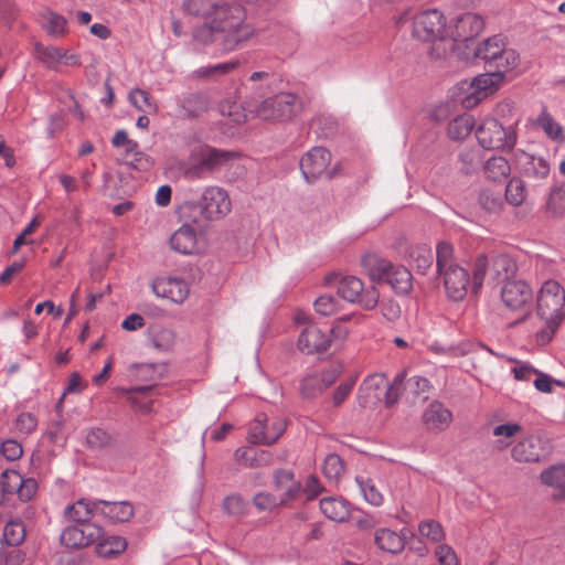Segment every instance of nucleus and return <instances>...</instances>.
<instances>
[{"label":"nucleus","instance_id":"nucleus-47","mask_svg":"<svg viewBox=\"0 0 565 565\" xmlns=\"http://www.w3.org/2000/svg\"><path fill=\"white\" fill-rule=\"evenodd\" d=\"M25 537V527L21 520L12 519L7 522L3 530V539L10 546H17L23 542Z\"/></svg>","mask_w":565,"mask_h":565},{"label":"nucleus","instance_id":"nucleus-2","mask_svg":"<svg viewBox=\"0 0 565 565\" xmlns=\"http://www.w3.org/2000/svg\"><path fill=\"white\" fill-rule=\"evenodd\" d=\"M412 35L418 41L430 43L428 53L434 58L446 57L452 51L446 18L437 9L420 11L412 18Z\"/></svg>","mask_w":565,"mask_h":565},{"label":"nucleus","instance_id":"nucleus-5","mask_svg":"<svg viewBox=\"0 0 565 565\" xmlns=\"http://www.w3.org/2000/svg\"><path fill=\"white\" fill-rule=\"evenodd\" d=\"M476 57L484 63L488 71H494L505 75L515 70L520 64L519 53L507 46L501 35H493L481 42L476 51Z\"/></svg>","mask_w":565,"mask_h":565},{"label":"nucleus","instance_id":"nucleus-55","mask_svg":"<svg viewBox=\"0 0 565 565\" xmlns=\"http://www.w3.org/2000/svg\"><path fill=\"white\" fill-rule=\"evenodd\" d=\"M546 209L555 216L565 214V185L556 188L551 192Z\"/></svg>","mask_w":565,"mask_h":565},{"label":"nucleus","instance_id":"nucleus-32","mask_svg":"<svg viewBox=\"0 0 565 565\" xmlns=\"http://www.w3.org/2000/svg\"><path fill=\"white\" fill-rule=\"evenodd\" d=\"M97 512H99V501L90 502L86 499H79L66 508L65 515L70 521L86 524Z\"/></svg>","mask_w":565,"mask_h":565},{"label":"nucleus","instance_id":"nucleus-46","mask_svg":"<svg viewBox=\"0 0 565 565\" xmlns=\"http://www.w3.org/2000/svg\"><path fill=\"white\" fill-rule=\"evenodd\" d=\"M129 102L138 110L148 114L157 113L159 108L157 102L151 97V95L140 88H135L129 93Z\"/></svg>","mask_w":565,"mask_h":565},{"label":"nucleus","instance_id":"nucleus-7","mask_svg":"<svg viewBox=\"0 0 565 565\" xmlns=\"http://www.w3.org/2000/svg\"><path fill=\"white\" fill-rule=\"evenodd\" d=\"M516 124L503 127L497 118H486L476 131L479 145L488 150H512L518 139Z\"/></svg>","mask_w":565,"mask_h":565},{"label":"nucleus","instance_id":"nucleus-60","mask_svg":"<svg viewBox=\"0 0 565 565\" xmlns=\"http://www.w3.org/2000/svg\"><path fill=\"white\" fill-rule=\"evenodd\" d=\"M316 311L321 316H331L338 311L339 302L332 296H320L313 303Z\"/></svg>","mask_w":565,"mask_h":565},{"label":"nucleus","instance_id":"nucleus-14","mask_svg":"<svg viewBox=\"0 0 565 565\" xmlns=\"http://www.w3.org/2000/svg\"><path fill=\"white\" fill-rule=\"evenodd\" d=\"M284 418H268L265 414H258L249 425L248 441L255 445H271L276 443L286 429Z\"/></svg>","mask_w":565,"mask_h":565},{"label":"nucleus","instance_id":"nucleus-15","mask_svg":"<svg viewBox=\"0 0 565 565\" xmlns=\"http://www.w3.org/2000/svg\"><path fill=\"white\" fill-rule=\"evenodd\" d=\"M533 290L522 279L508 280L501 289V300L512 311H524L531 306Z\"/></svg>","mask_w":565,"mask_h":565},{"label":"nucleus","instance_id":"nucleus-30","mask_svg":"<svg viewBox=\"0 0 565 565\" xmlns=\"http://www.w3.org/2000/svg\"><path fill=\"white\" fill-rule=\"evenodd\" d=\"M40 24L47 35L60 39L68 33V22L62 14L46 10L40 14Z\"/></svg>","mask_w":565,"mask_h":565},{"label":"nucleus","instance_id":"nucleus-57","mask_svg":"<svg viewBox=\"0 0 565 565\" xmlns=\"http://www.w3.org/2000/svg\"><path fill=\"white\" fill-rule=\"evenodd\" d=\"M182 108L189 117H196L207 109V102L201 95H191L184 100Z\"/></svg>","mask_w":565,"mask_h":565},{"label":"nucleus","instance_id":"nucleus-61","mask_svg":"<svg viewBox=\"0 0 565 565\" xmlns=\"http://www.w3.org/2000/svg\"><path fill=\"white\" fill-rule=\"evenodd\" d=\"M301 394L306 398H312L321 394L324 390L321 387L319 379L312 374L306 376L301 382Z\"/></svg>","mask_w":565,"mask_h":565},{"label":"nucleus","instance_id":"nucleus-48","mask_svg":"<svg viewBox=\"0 0 565 565\" xmlns=\"http://www.w3.org/2000/svg\"><path fill=\"white\" fill-rule=\"evenodd\" d=\"M507 202L513 206H520L526 199L525 184L521 179L513 178L505 188Z\"/></svg>","mask_w":565,"mask_h":565},{"label":"nucleus","instance_id":"nucleus-25","mask_svg":"<svg viewBox=\"0 0 565 565\" xmlns=\"http://www.w3.org/2000/svg\"><path fill=\"white\" fill-rule=\"evenodd\" d=\"M423 422L430 431H443L452 422L451 412L438 401L431 402L423 413Z\"/></svg>","mask_w":565,"mask_h":565},{"label":"nucleus","instance_id":"nucleus-28","mask_svg":"<svg viewBox=\"0 0 565 565\" xmlns=\"http://www.w3.org/2000/svg\"><path fill=\"white\" fill-rule=\"evenodd\" d=\"M235 460L247 468H258L269 466L273 462V456L267 450H255L249 447H239L234 452Z\"/></svg>","mask_w":565,"mask_h":565},{"label":"nucleus","instance_id":"nucleus-1","mask_svg":"<svg viewBox=\"0 0 565 565\" xmlns=\"http://www.w3.org/2000/svg\"><path fill=\"white\" fill-rule=\"evenodd\" d=\"M189 6L190 10L193 6H199L201 9L196 13L205 20L193 32V38L199 43L209 44L221 39L226 50L233 51L255 34V29L246 22L244 7L238 3L191 0Z\"/></svg>","mask_w":565,"mask_h":565},{"label":"nucleus","instance_id":"nucleus-16","mask_svg":"<svg viewBox=\"0 0 565 565\" xmlns=\"http://www.w3.org/2000/svg\"><path fill=\"white\" fill-rule=\"evenodd\" d=\"M170 246L177 253L194 255L204 252L206 243L191 225L184 224L171 235Z\"/></svg>","mask_w":565,"mask_h":565},{"label":"nucleus","instance_id":"nucleus-11","mask_svg":"<svg viewBox=\"0 0 565 565\" xmlns=\"http://www.w3.org/2000/svg\"><path fill=\"white\" fill-rule=\"evenodd\" d=\"M200 216L206 221H218L228 215L232 211V201L228 192L217 185H210L203 189L200 199L193 204Z\"/></svg>","mask_w":565,"mask_h":565},{"label":"nucleus","instance_id":"nucleus-52","mask_svg":"<svg viewBox=\"0 0 565 565\" xmlns=\"http://www.w3.org/2000/svg\"><path fill=\"white\" fill-rule=\"evenodd\" d=\"M124 160L132 168L147 171L153 166V160L146 153L139 150V146L130 152L124 153Z\"/></svg>","mask_w":565,"mask_h":565},{"label":"nucleus","instance_id":"nucleus-53","mask_svg":"<svg viewBox=\"0 0 565 565\" xmlns=\"http://www.w3.org/2000/svg\"><path fill=\"white\" fill-rule=\"evenodd\" d=\"M253 504L258 511H271L278 507L285 505L280 502L277 494L260 491L253 497Z\"/></svg>","mask_w":565,"mask_h":565},{"label":"nucleus","instance_id":"nucleus-40","mask_svg":"<svg viewBox=\"0 0 565 565\" xmlns=\"http://www.w3.org/2000/svg\"><path fill=\"white\" fill-rule=\"evenodd\" d=\"M153 347L160 351H170L177 340V335L173 329L154 326L149 331Z\"/></svg>","mask_w":565,"mask_h":565},{"label":"nucleus","instance_id":"nucleus-39","mask_svg":"<svg viewBox=\"0 0 565 565\" xmlns=\"http://www.w3.org/2000/svg\"><path fill=\"white\" fill-rule=\"evenodd\" d=\"M96 553L105 558H111L122 553L127 547V542L121 536H103L96 541Z\"/></svg>","mask_w":565,"mask_h":565},{"label":"nucleus","instance_id":"nucleus-20","mask_svg":"<svg viewBox=\"0 0 565 565\" xmlns=\"http://www.w3.org/2000/svg\"><path fill=\"white\" fill-rule=\"evenodd\" d=\"M331 162V153L322 147H313L300 159V170L307 181L320 177Z\"/></svg>","mask_w":565,"mask_h":565},{"label":"nucleus","instance_id":"nucleus-34","mask_svg":"<svg viewBox=\"0 0 565 565\" xmlns=\"http://www.w3.org/2000/svg\"><path fill=\"white\" fill-rule=\"evenodd\" d=\"M99 513L115 522H127L134 515V507L127 501H99Z\"/></svg>","mask_w":565,"mask_h":565},{"label":"nucleus","instance_id":"nucleus-63","mask_svg":"<svg viewBox=\"0 0 565 565\" xmlns=\"http://www.w3.org/2000/svg\"><path fill=\"white\" fill-rule=\"evenodd\" d=\"M1 454L8 460L13 461L22 456L23 449L22 446L17 440L8 439L3 441L1 445Z\"/></svg>","mask_w":565,"mask_h":565},{"label":"nucleus","instance_id":"nucleus-22","mask_svg":"<svg viewBox=\"0 0 565 565\" xmlns=\"http://www.w3.org/2000/svg\"><path fill=\"white\" fill-rule=\"evenodd\" d=\"M546 454L544 441L537 436H527L511 449V456L516 462H539Z\"/></svg>","mask_w":565,"mask_h":565},{"label":"nucleus","instance_id":"nucleus-31","mask_svg":"<svg viewBox=\"0 0 565 565\" xmlns=\"http://www.w3.org/2000/svg\"><path fill=\"white\" fill-rule=\"evenodd\" d=\"M361 265L374 281H384L387 273L392 268V263L382 258L375 253H367L361 259Z\"/></svg>","mask_w":565,"mask_h":565},{"label":"nucleus","instance_id":"nucleus-23","mask_svg":"<svg viewBox=\"0 0 565 565\" xmlns=\"http://www.w3.org/2000/svg\"><path fill=\"white\" fill-rule=\"evenodd\" d=\"M439 275L443 277L446 294L450 299L459 301L466 297L470 279L463 267L452 266Z\"/></svg>","mask_w":565,"mask_h":565},{"label":"nucleus","instance_id":"nucleus-3","mask_svg":"<svg viewBox=\"0 0 565 565\" xmlns=\"http://www.w3.org/2000/svg\"><path fill=\"white\" fill-rule=\"evenodd\" d=\"M565 306V289L555 280L545 281L537 294L536 311L545 321V328L537 333V342L544 344L551 341L554 332L563 321Z\"/></svg>","mask_w":565,"mask_h":565},{"label":"nucleus","instance_id":"nucleus-50","mask_svg":"<svg viewBox=\"0 0 565 565\" xmlns=\"http://www.w3.org/2000/svg\"><path fill=\"white\" fill-rule=\"evenodd\" d=\"M238 66V61H228L211 66L200 67L196 74L201 77L218 78L233 72Z\"/></svg>","mask_w":565,"mask_h":565},{"label":"nucleus","instance_id":"nucleus-41","mask_svg":"<svg viewBox=\"0 0 565 565\" xmlns=\"http://www.w3.org/2000/svg\"><path fill=\"white\" fill-rule=\"evenodd\" d=\"M483 171L488 179L502 181L509 177L511 167L505 158L501 156H493L484 163Z\"/></svg>","mask_w":565,"mask_h":565},{"label":"nucleus","instance_id":"nucleus-29","mask_svg":"<svg viewBox=\"0 0 565 565\" xmlns=\"http://www.w3.org/2000/svg\"><path fill=\"white\" fill-rule=\"evenodd\" d=\"M522 431L523 427L513 422L494 426L492 429V436L494 437L492 447L499 451L508 449L512 445L513 439Z\"/></svg>","mask_w":565,"mask_h":565},{"label":"nucleus","instance_id":"nucleus-4","mask_svg":"<svg viewBox=\"0 0 565 565\" xmlns=\"http://www.w3.org/2000/svg\"><path fill=\"white\" fill-rule=\"evenodd\" d=\"M516 271V263L508 254H497L491 256V258H488L486 255H479L473 266V291L478 292L486 277L489 284L504 285L508 280H514Z\"/></svg>","mask_w":565,"mask_h":565},{"label":"nucleus","instance_id":"nucleus-17","mask_svg":"<svg viewBox=\"0 0 565 565\" xmlns=\"http://www.w3.org/2000/svg\"><path fill=\"white\" fill-rule=\"evenodd\" d=\"M103 536V529L94 523L67 526L61 534V542L66 547L81 548L88 546Z\"/></svg>","mask_w":565,"mask_h":565},{"label":"nucleus","instance_id":"nucleus-18","mask_svg":"<svg viewBox=\"0 0 565 565\" xmlns=\"http://www.w3.org/2000/svg\"><path fill=\"white\" fill-rule=\"evenodd\" d=\"M151 289L157 297L167 298L174 303H183L190 295L189 284L178 277L164 276L156 278Z\"/></svg>","mask_w":565,"mask_h":565},{"label":"nucleus","instance_id":"nucleus-45","mask_svg":"<svg viewBox=\"0 0 565 565\" xmlns=\"http://www.w3.org/2000/svg\"><path fill=\"white\" fill-rule=\"evenodd\" d=\"M436 266L438 274L452 266H459L455 263V249L448 242H439L436 247Z\"/></svg>","mask_w":565,"mask_h":565},{"label":"nucleus","instance_id":"nucleus-35","mask_svg":"<svg viewBox=\"0 0 565 565\" xmlns=\"http://www.w3.org/2000/svg\"><path fill=\"white\" fill-rule=\"evenodd\" d=\"M409 263L422 274H425L433 265V252L428 244L419 243L408 248Z\"/></svg>","mask_w":565,"mask_h":565},{"label":"nucleus","instance_id":"nucleus-37","mask_svg":"<svg viewBox=\"0 0 565 565\" xmlns=\"http://www.w3.org/2000/svg\"><path fill=\"white\" fill-rule=\"evenodd\" d=\"M412 274L406 267L392 264V268L387 273L384 281L390 284L396 292L405 295L412 289Z\"/></svg>","mask_w":565,"mask_h":565},{"label":"nucleus","instance_id":"nucleus-12","mask_svg":"<svg viewBox=\"0 0 565 565\" xmlns=\"http://www.w3.org/2000/svg\"><path fill=\"white\" fill-rule=\"evenodd\" d=\"M237 157L234 151L213 148L209 145H200L191 150L189 160L192 171L200 177L204 172H213L222 168L226 162Z\"/></svg>","mask_w":565,"mask_h":565},{"label":"nucleus","instance_id":"nucleus-51","mask_svg":"<svg viewBox=\"0 0 565 565\" xmlns=\"http://www.w3.org/2000/svg\"><path fill=\"white\" fill-rule=\"evenodd\" d=\"M323 475L332 481H337L344 473V463L340 456L330 454L326 457L322 466Z\"/></svg>","mask_w":565,"mask_h":565},{"label":"nucleus","instance_id":"nucleus-49","mask_svg":"<svg viewBox=\"0 0 565 565\" xmlns=\"http://www.w3.org/2000/svg\"><path fill=\"white\" fill-rule=\"evenodd\" d=\"M541 480L548 487L565 491V465L553 466L541 473Z\"/></svg>","mask_w":565,"mask_h":565},{"label":"nucleus","instance_id":"nucleus-19","mask_svg":"<svg viewBox=\"0 0 565 565\" xmlns=\"http://www.w3.org/2000/svg\"><path fill=\"white\" fill-rule=\"evenodd\" d=\"M448 30L454 49L456 42H467L479 35L483 30V20L478 14L468 12L457 18L452 25H448Z\"/></svg>","mask_w":565,"mask_h":565},{"label":"nucleus","instance_id":"nucleus-21","mask_svg":"<svg viewBox=\"0 0 565 565\" xmlns=\"http://www.w3.org/2000/svg\"><path fill=\"white\" fill-rule=\"evenodd\" d=\"M34 56L45 67L57 70L60 65H78V56L57 46H44L41 43L34 45Z\"/></svg>","mask_w":565,"mask_h":565},{"label":"nucleus","instance_id":"nucleus-27","mask_svg":"<svg viewBox=\"0 0 565 565\" xmlns=\"http://www.w3.org/2000/svg\"><path fill=\"white\" fill-rule=\"evenodd\" d=\"M374 543L383 552L399 554L405 546V535L393 530L381 527L374 533Z\"/></svg>","mask_w":565,"mask_h":565},{"label":"nucleus","instance_id":"nucleus-58","mask_svg":"<svg viewBox=\"0 0 565 565\" xmlns=\"http://www.w3.org/2000/svg\"><path fill=\"white\" fill-rule=\"evenodd\" d=\"M224 510L232 515H242L248 508V502L239 494H231L224 499Z\"/></svg>","mask_w":565,"mask_h":565},{"label":"nucleus","instance_id":"nucleus-10","mask_svg":"<svg viewBox=\"0 0 565 565\" xmlns=\"http://www.w3.org/2000/svg\"><path fill=\"white\" fill-rule=\"evenodd\" d=\"M302 111V102L292 93H279L265 99L257 108V116L264 120L286 122Z\"/></svg>","mask_w":565,"mask_h":565},{"label":"nucleus","instance_id":"nucleus-26","mask_svg":"<svg viewBox=\"0 0 565 565\" xmlns=\"http://www.w3.org/2000/svg\"><path fill=\"white\" fill-rule=\"evenodd\" d=\"M404 379H405V375L403 373H401L395 377L393 384L387 385L385 379L382 375H374V376L366 379L363 382L360 390L362 392H370L372 388H380V387L385 388L386 390L385 403L387 406H391L398 398V392L404 382Z\"/></svg>","mask_w":565,"mask_h":565},{"label":"nucleus","instance_id":"nucleus-8","mask_svg":"<svg viewBox=\"0 0 565 565\" xmlns=\"http://www.w3.org/2000/svg\"><path fill=\"white\" fill-rule=\"evenodd\" d=\"M294 322L303 328L299 332L297 348L303 354H315L328 351L332 345L331 335L311 322V316L305 311H297Z\"/></svg>","mask_w":565,"mask_h":565},{"label":"nucleus","instance_id":"nucleus-24","mask_svg":"<svg viewBox=\"0 0 565 565\" xmlns=\"http://www.w3.org/2000/svg\"><path fill=\"white\" fill-rule=\"evenodd\" d=\"M273 481L276 494L285 505L295 500L301 491V483L295 479L294 473L289 470H275Z\"/></svg>","mask_w":565,"mask_h":565},{"label":"nucleus","instance_id":"nucleus-56","mask_svg":"<svg viewBox=\"0 0 565 565\" xmlns=\"http://www.w3.org/2000/svg\"><path fill=\"white\" fill-rule=\"evenodd\" d=\"M222 114L230 117L235 124H242L252 116V110H246L241 104L227 103L222 105Z\"/></svg>","mask_w":565,"mask_h":565},{"label":"nucleus","instance_id":"nucleus-6","mask_svg":"<svg viewBox=\"0 0 565 565\" xmlns=\"http://www.w3.org/2000/svg\"><path fill=\"white\" fill-rule=\"evenodd\" d=\"M324 282L335 286L338 294L344 300L359 303L362 308L371 310L379 302V292L375 287H364L363 281L355 276H342L340 273L326 275Z\"/></svg>","mask_w":565,"mask_h":565},{"label":"nucleus","instance_id":"nucleus-62","mask_svg":"<svg viewBox=\"0 0 565 565\" xmlns=\"http://www.w3.org/2000/svg\"><path fill=\"white\" fill-rule=\"evenodd\" d=\"M435 556L440 565H459L456 552L447 544H439L435 550Z\"/></svg>","mask_w":565,"mask_h":565},{"label":"nucleus","instance_id":"nucleus-36","mask_svg":"<svg viewBox=\"0 0 565 565\" xmlns=\"http://www.w3.org/2000/svg\"><path fill=\"white\" fill-rule=\"evenodd\" d=\"M521 160L526 178L539 181L548 177L550 163L544 158L524 153Z\"/></svg>","mask_w":565,"mask_h":565},{"label":"nucleus","instance_id":"nucleus-43","mask_svg":"<svg viewBox=\"0 0 565 565\" xmlns=\"http://www.w3.org/2000/svg\"><path fill=\"white\" fill-rule=\"evenodd\" d=\"M475 127V120L471 115L465 114L456 117L448 124V135L454 140H463Z\"/></svg>","mask_w":565,"mask_h":565},{"label":"nucleus","instance_id":"nucleus-42","mask_svg":"<svg viewBox=\"0 0 565 565\" xmlns=\"http://www.w3.org/2000/svg\"><path fill=\"white\" fill-rule=\"evenodd\" d=\"M355 480L366 502L374 507H380L383 504L384 495L379 490L376 482L372 478L358 476Z\"/></svg>","mask_w":565,"mask_h":565},{"label":"nucleus","instance_id":"nucleus-54","mask_svg":"<svg viewBox=\"0 0 565 565\" xmlns=\"http://www.w3.org/2000/svg\"><path fill=\"white\" fill-rule=\"evenodd\" d=\"M418 531L422 536L431 542H441L445 539V532L441 524L435 520H426L419 523Z\"/></svg>","mask_w":565,"mask_h":565},{"label":"nucleus","instance_id":"nucleus-9","mask_svg":"<svg viewBox=\"0 0 565 565\" xmlns=\"http://www.w3.org/2000/svg\"><path fill=\"white\" fill-rule=\"evenodd\" d=\"M505 75L494 71L476 76L472 81H463L459 85L461 105L467 108L476 107L480 102L495 93L504 81Z\"/></svg>","mask_w":565,"mask_h":565},{"label":"nucleus","instance_id":"nucleus-44","mask_svg":"<svg viewBox=\"0 0 565 565\" xmlns=\"http://www.w3.org/2000/svg\"><path fill=\"white\" fill-rule=\"evenodd\" d=\"M478 203L488 213H499L503 209L501 192L490 188H484L480 191Z\"/></svg>","mask_w":565,"mask_h":565},{"label":"nucleus","instance_id":"nucleus-59","mask_svg":"<svg viewBox=\"0 0 565 565\" xmlns=\"http://www.w3.org/2000/svg\"><path fill=\"white\" fill-rule=\"evenodd\" d=\"M430 383L423 376H412L404 383V391L407 394L420 395L429 391Z\"/></svg>","mask_w":565,"mask_h":565},{"label":"nucleus","instance_id":"nucleus-13","mask_svg":"<svg viewBox=\"0 0 565 565\" xmlns=\"http://www.w3.org/2000/svg\"><path fill=\"white\" fill-rule=\"evenodd\" d=\"M38 491V482L33 478H23L13 469L4 470L0 476V501L4 502L13 495L20 501L31 500Z\"/></svg>","mask_w":565,"mask_h":565},{"label":"nucleus","instance_id":"nucleus-64","mask_svg":"<svg viewBox=\"0 0 565 565\" xmlns=\"http://www.w3.org/2000/svg\"><path fill=\"white\" fill-rule=\"evenodd\" d=\"M515 111V103L512 99L505 98L500 100L494 108L497 119H512Z\"/></svg>","mask_w":565,"mask_h":565},{"label":"nucleus","instance_id":"nucleus-33","mask_svg":"<svg viewBox=\"0 0 565 565\" xmlns=\"http://www.w3.org/2000/svg\"><path fill=\"white\" fill-rule=\"evenodd\" d=\"M545 136L558 145L565 142V132L563 126L544 108L534 122Z\"/></svg>","mask_w":565,"mask_h":565},{"label":"nucleus","instance_id":"nucleus-38","mask_svg":"<svg viewBox=\"0 0 565 565\" xmlns=\"http://www.w3.org/2000/svg\"><path fill=\"white\" fill-rule=\"evenodd\" d=\"M321 512L330 520L335 522H344L350 515L348 502L328 497L320 501Z\"/></svg>","mask_w":565,"mask_h":565}]
</instances>
